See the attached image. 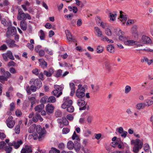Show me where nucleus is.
<instances>
[{
  "instance_id": "20",
  "label": "nucleus",
  "mask_w": 153,
  "mask_h": 153,
  "mask_svg": "<svg viewBox=\"0 0 153 153\" xmlns=\"http://www.w3.org/2000/svg\"><path fill=\"white\" fill-rule=\"evenodd\" d=\"M1 23L4 26L9 27L11 25V22L9 20H7L3 18L1 19Z\"/></svg>"
},
{
  "instance_id": "59",
  "label": "nucleus",
  "mask_w": 153,
  "mask_h": 153,
  "mask_svg": "<svg viewBox=\"0 0 153 153\" xmlns=\"http://www.w3.org/2000/svg\"><path fill=\"white\" fill-rule=\"evenodd\" d=\"M105 32V33L108 36H111V32L110 30L108 28L106 29Z\"/></svg>"
},
{
  "instance_id": "36",
  "label": "nucleus",
  "mask_w": 153,
  "mask_h": 153,
  "mask_svg": "<svg viewBox=\"0 0 153 153\" xmlns=\"http://www.w3.org/2000/svg\"><path fill=\"white\" fill-rule=\"evenodd\" d=\"M4 149L6 152V153H10L12 150V147L8 146H6L4 148Z\"/></svg>"
},
{
  "instance_id": "28",
  "label": "nucleus",
  "mask_w": 153,
  "mask_h": 153,
  "mask_svg": "<svg viewBox=\"0 0 153 153\" xmlns=\"http://www.w3.org/2000/svg\"><path fill=\"white\" fill-rule=\"evenodd\" d=\"M22 143V142L21 140L18 141L17 142L14 141L13 146L15 149H17Z\"/></svg>"
},
{
  "instance_id": "54",
  "label": "nucleus",
  "mask_w": 153,
  "mask_h": 153,
  "mask_svg": "<svg viewBox=\"0 0 153 153\" xmlns=\"http://www.w3.org/2000/svg\"><path fill=\"white\" fill-rule=\"evenodd\" d=\"M65 146L64 143H59L58 146V148L60 149H63L65 148Z\"/></svg>"
},
{
  "instance_id": "31",
  "label": "nucleus",
  "mask_w": 153,
  "mask_h": 153,
  "mask_svg": "<svg viewBox=\"0 0 153 153\" xmlns=\"http://www.w3.org/2000/svg\"><path fill=\"white\" fill-rule=\"evenodd\" d=\"M104 64L106 69L108 71H110L111 69V68L109 62L108 61L105 62L104 63Z\"/></svg>"
},
{
  "instance_id": "12",
  "label": "nucleus",
  "mask_w": 153,
  "mask_h": 153,
  "mask_svg": "<svg viewBox=\"0 0 153 153\" xmlns=\"http://www.w3.org/2000/svg\"><path fill=\"white\" fill-rule=\"evenodd\" d=\"M37 88L36 87L33 85H31L30 87L28 85H27L25 88L26 91L28 95L30 94L31 93V91L33 92H35L36 91Z\"/></svg>"
},
{
  "instance_id": "19",
  "label": "nucleus",
  "mask_w": 153,
  "mask_h": 153,
  "mask_svg": "<svg viewBox=\"0 0 153 153\" xmlns=\"http://www.w3.org/2000/svg\"><path fill=\"white\" fill-rule=\"evenodd\" d=\"M54 72L53 69L51 68L49 69L48 71H44L43 73L44 74L46 75L47 77H50L51 76L52 74H53Z\"/></svg>"
},
{
  "instance_id": "44",
  "label": "nucleus",
  "mask_w": 153,
  "mask_h": 153,
  "mask_svg": "<svg viewBox=\"0 0 153 153\" xmlns=\"http://www.w3.org/2000/svg\"><path fill=\"white\" fill-rule=\"evenodd\" d=\"M55 115L57 117H60L62 115V112L60 111L57 110L55 112Z\"/></svg>"
},
{
  "instance_id": "41",
  "label": "nucleus",
  "mask_w": 153,
  "mask_h": 153,
  "mask_svg": "<svg viewBox=\"0 0 153 153\" xmlns=\"http://www.w3.org/2000/svg\"><path fill=\"white\" fill-rule=\"evenodd\" d=\"M123 12L120 11V18L121 19L120 20L123 22H125L127 20V18L126 17L125 15H124L122 14Z\"/></svg>"
},
{
  "instance_id": "13",
  "label": "nucleus",
  "mask_w": 153,
  "mask_h": 153,
  "mask_svg": "<svg viewBox=\"0 0 153 153\" xmlns=\"http://www.w3.org/2000/svg\"><path fill=\"white\" fill-rule=\"evenodd\" d=\"M54 109V107L52 104H48L45 106L46 112L48 114L52 113Z\"/></svg>"
},
{
  "instance_id": "10",
  "label": "nucleus",
  "mask_w": 153,
  "mask_h": 153,
  "mask_svg": "<svg viewBox=\"0 0 153 153\" xmlns=\"http://www.w3.org/2000/svg\"><path fill=\"white\" fill-rule=\"evenodd\" d=\"M6 123L7 126L10 128H12L15 124V121L13 120V117L11 116H9L6 120Z\"/></svg>"
},
{
  "instance_id": "57",
  "label": "nucleus",
  "mask_w": 153,
  "mask_h": 153,
  "mask_svg": "<svg viewBox=\"0 0 153 153\" xmlns=\"http://www.w3.org/2000/svg\"><path fill=\"white\" fill-rule=\"evenodd\" d=\"M4 74L3 75H4L5 77L8 79V78H9L11 76V74L10 73L7 71H6L5 72Z\"/></svg>"
},
{
  "instance_id": "55",
  "label": "nucleus",
  "mask_w": 153,
  "mask_h": 153,
  "mask_svg": "<svg viewBox=\"0 0 153 153\" xmlns=\"http://www.w3.org/2000/svg\"><path fill=\"white\" fill-rule=\"evenodd\" d=\"M39 71V70L38 69L35 68L32 70V72L33 74L35 75H38Z\"/></svg>"
},
{
  "instance_id": "30",
  "label": "nucleus",
  "mask_w": 153,
  "mask_h": 153,
  "mask_svg": "<svg viewBox=\"0 0 153 153\" xmlns=\"http://www.w3.org/2000/svg\"><path fill=\"white\" fill-rule=\"evenodd\" d=\"M125 41H124V43L125 45H131L135 43L136 42V41L132 40H128L126 41V39L125 37Z\"/></svg>"
},
{
  "instance_id": "38",
  "label": "nucleus",
  "mask_w": 153,
  "mask_h": 153,
  "mask_svg": "<svg viewBox=\"0 0 153 153\" xmlns=\"http://www.w3.org/2000/svg\"><path fill=\"white\" fill-rule=\"evenodd\" d=\"M40 35L39 36L41 40H43L45 38V34L44 31L41 30H40Z\"/></svg>"
},
{
  "instance_id": "1",
  "label": "nucleus",
  "mask_w": 153,
  "mask_h": 153,
  "mask_svg": "<svg viewBox=\"0 0 153 153\" xmlns=\"http://www.w3.org/2000/svg\"><path fill=\"white\" fill-rule=\"evenodd\" d=\"M134 145L132 148L133 151L135 153L138 152L143 146V143L142 141L137 139L134 143Z\"/></svg>"
},
{
  "instance_id": "5",
  "label": "nucleus",
  "mask_w": 153,
  "mask_h": 153,
  "mask_svg": "<svg viewBox=\"0 0 153 153\" xmlns=\"http://www.w3.org/2000/svg\"><path fill=\"white\" fill-rule=\"evenodd\" d=\"M36 129L37 132L39 134V135L38 137L39 140H40L41 138L43 137V134L45 133V128L43 127L42 128L41 126L39 125L37 126Z\"/></svg>"
},
{
  "instance_id": "14",
  "label": "nucleus",
  "mask_w": 153,
  "mask_h": 153,
  "mask_svg": "<svg viewBox=\"0 0 153 153\" xmlns=\"http://www.w3.org/2000/svg\"><path fill=\"white\" fill-rule=\"evenodd\" d=\"M137 28V27L134 25L132 27L131 29V33L132 35L135 39H138V38L139 35Z\"/></svg>"
},
{
  "instance_id": "62",
  "label": "nucleus",
  "mask_w": 153,
  "mask_h": 153,
  "mask_svg": "<svg viewBox=\"0 0 153 153\" xmlns=\"http://www.w3.org/2000/svg\"><path fill=\"white\" fill-rule=\"evenodd\" d=\"M2 55L4 59L6 61H7L8 60V55H7V53H3L2 54Z\"/></svg>"
},
{
  "instance_id": "15",
  "label": "nucleus",
  "mask_w": 153,
  "mask_h": 153,
  "mask_svg": "<svg viewBox=\"0 0 153 153\" xmlns=\"http://www.w3.org/2000/svg\"><path fill=\"white\" fill-rule=\"evenodd\" d=\"M32 152L31 147L30 146L25 145V147L22 149L21 153H31Z\"/></svg>"
},
{
  "instance_id": "49",
  "label": "nucleus",
  "mask_w": 153,
  "mask_h": 153,
  "mask_svg": "<svg viewBox=\"0 0 153 153\" xmlns=\"http://www.w3.org/2000/svg\"><path fill=\"white\" fill-rule=\"evenodd\" d=\"M20 131V124L17 125L15 128V132L16 134H19Z\"/></svg>"
},
{
  "instance_id": "18",
  "label": "nucleus",
  "mask_w": 153,
  "mask_h": 153,
  "mask_svg": "<svg viewBox=\"0 0 153 153\" xmlns=\"http://www.w3.org/2000/svg\"><path fill=\"white\" fill-rule=\"evenodd\" d=\"M117 130L119 133L121 134L122 137L125 138L126 137L128 133L127 131H124L123 128L122 127H120Z\"/></svg>"
},
{
  "instance_id": "29",
  "label": "nucleus",
  "mask_w": 153,
  "mask_h": 153,
  "mask_svg": "<svg viewBox=\"0 0 153 153\" xmlns=\"http://www.w3.org/2000/svg\"><path fill=\"white\" fill-rule=\"evenodd\" d=\"M107 50L111 53H113L114 51V48L112 45H108L107 46Z\"/></svg>"
},
{
  "instance_id": "56",
  "label": "nucleus",
  "mask_w": 153,
  "mask_h": 153,
  "mask_svg": "<svg viewBox=\"0 0 153 153\" xmlns=\"http://www.w3.org/2000/svg\"><path fill=\"white\" fill-rule=\"evenodd\" d=\"M45 51L48 54L52 55L53 54V53L51 50L48 49V48H45Z\"/></svg>"
},
{
  "instance_id": "26",
  "label": "nucleus",
  "mask_w": 153,
  "mask_h": 153,
  "mask_svg": "<svg viewBox=\"0 0 153 153\" xmlns=\"http://www.w3.org/2000/svg\"><path fill=\"white\" fill-rule=\"evenodd\" d=\"M74 147V144L71 141H69L68 142L67 147L69 149L71 150L73 149Z\"/></svg>"
},
{
  "instance_id": "7",
  "label": "nucleus",
  "mask_w": 153,
  "mask_h": 153,
  "mask_svg": "<svg viewBox=\"0 0 153 153\" xmlns=\"http://www.w3.org/2000/svg\"><path fill=\"white\" fill-rule=\"evenodd\" d=\"M114 33L115 34L119 36V39L121 41H125V37L124 36V33L121 29L117 28L114 29Z\"/></svg>"
},
{
  "instance_id": "33",
  "label": "nucleus",
  "mask_w": 153,
  "mask_h": 153,
  "mask_svg": "<svg viewBox=\"0 0 153 153\" xmlns=\"http://www.w3.org/2000/svg\"><path fill=\"white\" fill-rule=\"evenodd\" d=\"M62 70L61 69L58 70L57 71L55 72L54 76L56 77H58L61 76H62Z\"/></svg>"
},
{
  "instance_id": "63",
  "label": "nucleus",
  "mask_w": 153,
  "mask_h": 153,
  "mask_svg": "<svg viewBox=\"0 0 153 153\" xmlns=\"http://www.w3.org/2000/svg\"><path fill=\"white\" fill-rule=\"evenodd\" d=\"M100 37H101V41H107L108 38L107 37L102 35V36Z\"/></svg>"
},
{
  "instance_id": "2",
  "label": "nucleus",
  "mask_w": 153,
  "mask_h": 153,
  "mask_svg": "<svg viewBox=\"0 0 153 153\" xmlns=\"http://www.w3.org/2000/svg\"><path fill=\"white\" fill-rule=\"evenodd\" d=\"M18 11L17 18L18 20H23L25 21L27 19L29 20L31 19V17L29 14L24 13L21 9H19Z\"/></svg>"
},
{
  "instance_id": "48",
  "label": "nucleus",
  "mask_w": 153,
  "mask_h": 153,
  "mask_svg": "<svg viewBox=\"0 0 153 153\" xmlns=\"http://www.w3.org/2000/svg\"><path fill=\"white\" fill-rule=\"evenodd\" d=\"M93 119V117L91 116H87V120L88 124H90Z\"/></svg>"
},
{
  "instance_id": "61",
  "label": "nucleus",
  "mask_w": 153,
  "mask_h": 153,
  "mask_svg": "<svg viewBox=\"0 0 153 153\" xmlns=\"http://www.w3.org/2000/svg\"><path fill=\"white\" fill-rule=\"evenodd\" d=\"M7 48V45H6L3 44L0 46V50L3 51L6 50Z\"/></svg>"
},
{
  "instance_id": "32",
  "label": "nucleus",
  "mask_w": 153,
  "mask_h": 153,
  "mask_svg": "<svg viewBox=\"0 0 153 153\" xmlns=\"http://www.w3.org/2000/svg\"><path fill=\"white\" fill-rule=\"evenodd\" d=\"M94 29L97 33V35L98 37H100L102 36V32L99 27H94Z\"/></svg>"
},
{
  "instance_id": "50",
  "label": "nucleus",
  "mask_w": 153,
  "mask_h": 153,
  "mask_svg": "<svg viewBox=\"0 0 153 153\" xmlns=\"http://www.w3.org/2000/svg\"><path fill=\"white\" fill-rule=\"evenodd\" d=\"M131 87L128 85L126 86L125 88V93L126 94L128 93L131 90Z\"/></svg>"
},
{
  "instance_id": "39",
  "label": "nucleus",
  "mask_w": 153,
  "mask_h": 153,
  "mask_svg": "<svg viewBox=\"0 0 153 153\" xmlns=\"http://www.w3.org/2000/svg\"><path fill=\"white\" fill-rule=\"evenodd\" d=\"M76 143L75 142V144L74 148L76 151L78 152L80 149V145L79 143L77 142V141H76Z\"/></svg>"
},
{
  "instance_id": "23",
  "label": "nucleus",
  "mask_w": 153,
  "mask_h": 153,
  "mask_svg": "<svg viewBox=\"0 0 153 153\" xmlns=\"http://www.w3.org/2000/svg\"><path fill=\"white\" fill-rule=\"evenodd\" d=\"M20 26L21 28L23 30H25L27 29V23L25 20L22 21L20 22Z\"/></svg>"
},
{
  "instance_id": "17",
  "label": "nucleus",
  "mask_w": 153,
  "mask_h": 153,
  "mask_svg": "<svg viewBox=\"0 0 153 153\" xmlns=\"http://www.w3.org/2000/svg\"><path fill=\"white\" fill-rule=\"evenodd\" d=\"M140 42L143 44H148L151 43V40L150 39L146 36H143L142 37L140 41Z\"/></svg>"
},
{
  "instance_id": "9",
  "label": "nucleus",
  "mask_w": 153,
  "mask_h": 153,
  "mask_svg": "<svg viewBox=\"0 0 153 153\" xmlns=\"http://www.w3.org/2000/svg\"><path fill=\"white\" fill-rule=\"evenodd\" d=\"M7 29L8 30L7 32V36L8 37L15 35L16 32V28L12 26L11 25L8 27Z\"/></svg>"
},
{
  "instance_id": "21",
  "label": "nucleus",
  "mask_w": 153,
  "mask_h": 153,
  "mask_svg": "<svg viewBox=\"0 0 153 153\" xmlns=\"http://www.w3.org/2000/svg\"><path fill=\"white\" fill-rule=\"evenodd\" d=\"M146 103L145 102H141L136 104V108L137 110H140L146 107Z\"/></svg>"
},
{
  "instance_id": "8",
  "label": "nucleus",
  "mask_w": 153,
  "mask_h": 153,
  "mask_svg": "<svg viewBox=\"0 0 153 153\" xmlns=\"http://www.w3.org/2000/svg\"><path fill=\"white\" fill-rule=\"evenodd\" d=\"M77 104L79 107H81L79 108V110H85L86 109V104L83 98H79L77 100Z\"/></svg>"
},
{
  "instance_id": "46",
  "label": "nucleus",
  "mask_w": 153,
  "mask_h": 153,
  "mask_svg": "<svg viewBox=\"0 0 153 153\" xmlns=\"http://www.w3.org/2000/svg\"><path fill=\"white\" fill-rule=\"evenodd\" d=\"M7 79L4 75L0 76V81L2 83H4L5 81H7Z\"/></svg>"
},
{
  "instance_id": "45",
  "label": "nucleus",
  "mask_w": 153,
  "mask_h": 153,
  "mask_svg": "<svg viewBox=\"0 0 153 153\" xmlns=\"http://www.w3.org/2000/svg\"><path fill=\"white\" fill-rule=\"evenodd\" d=\"M146 107H149L151 105L153 104V101L151 100H148L146 102Z\"/></svg>"
},
{
  "instance_id": "35",
  "label": "nucleus",
  "mask_w": 153,
  "mask_h": 153,
  "mask_svg": "<svg viewBox=\"0 0 153 153\" xmlns=\"http://www.w3.org/2000/svg\"><path fill=\"white\" fill-rule=\"evenodd\" d=\"M117 16V14L115 13L114 14L111 13H109V18L110 20L114 21L115 19V18Z\"/></svg>"
},
{
  "instance_id": "43",
  "label": "nucleus",
  "mask_w": 153,
  "mask_h": 153,
  "mask_svg": "<svg viewBox=\"0 0 153 153\" xmlns=\"http://www.w3.org/2000/svg\"><path fill=\"white\" fill-rule=\"evenodd\" d=\"M60 151L55 148H52L49 151V153H60Z\"/></svg>"
},
{
  "instance_id": "11",
  "label": "nucleus",
  "mask_w": 153,
  "mask_h": 153,
  "mask_svg": "<svg viewBox=\"0 0 153 153\" xmlns=\"http://www.w3.org/2000/svg\"><path fill=\"white\" fill-rule=\"evenodd\" d=\"M85 88L77 89L76 92V96L79 98H82L85 96Z\"/></svg>"
},
{
  "instance_id": "37",
  "label": "nucleus",
  "mask_w": 153,
  "mask_h": 153,
  "mask_svg": "<svg viewBox=\"0 0 153 153\" xmlns=\"http://www.w3.org/2000/svg\"><path fill=\"white\" fill-rule=\"evenodd\" d=\"M104 50V48L100 45L98 46L97 48V52L98 53H102Z\"/></svg>"
},
{
  "instance_id": "51",
  "label": "nucleus",
  "mask_w": 153,
  "mask_h": 153,
  "mask_svg": "<svg viewBox=\"0 0 153 153\" xmlns=\"http://www.w3.org/2000/svg\"><path fill=\"white\" fill-rule=\"evenodd\" d=\"M57 121L60 124V127L61 128H62L63 127L62 117V118L58 119Z\"/></svg>"
},
{
  "instance_id": "4",
  "label": "nucleus",
  "mask_w": 153,
  "mask_h": 153,
  "mask_svg": "<svg viewBox=\"0 0 153 153\" xmlns=\"http://www.w3.org/2000/svg\"><path fill=\"white\" fill-rule=\"evenodd\" d=\"M72 104V101L70 100L69 97H65L63 98V103L61 107L63 109H65Z\"/></svg>"
},
{
  "instance_id": "60",
  "label": "nucleus",
  "mask_w": 153,
  "mask_h": 153,
  "mask_svg": "<svg viewBox=\"0 0 153 153\" xmlns=\"http://www.w3.org/2000/svg\"><path fill=\"white\" fill-rule=\"evenodd\" d=\"M70 131V129L68 128H64L62 129V132L63 134H67Z\"/></svg>"
},
{
  "instance_id": "22",
  "label": "nucleus",
  "mask_w": 153,
  "mask_h": 153,
  "mask_svg": "<svg viewBox=\"0 0 153 153\" xmlns=\"http://www.w3.org/2000/svg\"><path fill=\"white\" fill-rule=\"evenodd\" d=\"M39 61L40 62V66L43 68H46L48 64L44 59H39Z\"/></svg>"
},
{
  "instance_id": "40",
  "label": "nucleus",
  "mask_w": 153,
  "mask_h": 153,
  "mask_svg": "<svg viewBox=\"0 0 153 153\" xmlns=\"http://www.w3.org/2000/svg\"><path fill=\"white\" fill-rule=\"evenodd\" d=\"M48 100V97L45 96L42 97L40 100L41 104H44L46 103L47 100Z\"/></svg>"
},
{
  "instance_id": "34",
  "label": "nucleus",
  "mask_w": 153,
  "mask_h": 153,
  "mask_svg": "<svg viewBox=\"0 0 153 153\" xmlns=\"http://www.w3.org/2000/svg\"><path fill=\"white\" fill-rule=\"evenodd\" d=\"M56 101V99L55 97L51 96L48 98V102L51 103H54Z\"/></svg>"
},
{
  "instance_id": "42",
  "label": "nucleus",
  "mask_w": 153,
  "mask_h": 153,
  "mask_svg": "<svg viewBox=\"0 0 153 153\" xmlns=\"http://www.w3.org/2000/svg\"><path fill=\"white\" fill-rule=\"evenodd\" d=\"M67 111L70 112L72 113L74 111V107L71 105H70L68 107L66 108Z\"/></svg>"
},
{
  "instance_id": "64",
  "label": "nucleus",
  "mask_w": 153,
  "mask_h": 153,
  "mask_svg": "<svg viewBox=\"0 0 153 153\" xmlns=\"http://www.w3.org/2000/svg\"><path fill=\"white\" fill-rule=\"evenodd\" d=\"M27 46L31 51L33 50V45L32 44H30V43H28L27 44Z\"/></svg>"
},
{
  "instance_id": "25",
  "label": "nucleus",
  "mask_w": 153,
  "mask_h": 153,
  "mask_svg": "<svg viewBox=\"0 0 153 153\" xmlns=\"http://www.w3.org/2000/svg\"><path fill=\"white\" fill-rule=\"evenodd\" d=\"M44 108V104H41L39 105L35 108L34 109L35 111L38 112H39L41 111L42 109Z\"/></svg>"
},
{
  "instance_id": "53",
  "label": "nucleus",
  "mask_w": 153,
  "mask_h": 153,
  "mask_svg": "<svg viewBox=\"0 0 153 153\" xmlns=\"http://www.w3.org/2000/svg\"><path fill=\"white\" fill-rule=\"evenodd\" d=\"M63 122L62 125H68V122L65 117H62Z\"/></svg>"
},
{
  "instance_id": "58",
  "label": "nucleus",
  "mask_w": 153,
  "mask_h": 153,
  "mask_svg": "<svg viewBox=\"0 0 153 153\" xmlns=\"http://www.w3.org/2000/svg\"><path fill=\"white\" fill-rule=\"evenodd\" d=\"M145 146L144 148V151L146 152H148L149 149V146L148 144H145Z\"/></svg>"
},
{
  "instance_id": "16",
  "label": "nucleus",
  "mask_w": 153,
  "mask_h": 153,
  "mask_svg": "<svg viewBox=\"0 0 153 153\" xmlns=\"http://www.w3.org/2000/svg\"><path fill=\"white\" fill-rule=\"evenodd\" d=\"M6 43L8 45L9 47L10 48L15 47L18 48L19 47L18 45L15 44V42L14 41L10 39L6 40Z\"/></svg>"
},
{
  "instance_id": "27",
  "label": "nucleus",
  "mask_w": 153,
  "mask_h": 153,
  "mask_svg": "<svg viewBox=\"0 0 153 153\" xmlns=\"http://www.w3.org/2000/svg\"><path fill=\"white\" fill-rule=\"evenodd\" d=\"M36 95L33 94L30 96H29L28 97V100L31 102V103H35L36 101L35 98Z\"/></svg>"
},
{
  "instance_id": "52",
  "label": "nucleus",
  "mask_w": 153,
  "mask_h": 153,
  "mask_svg": "<svg viewBox=\"0 0 153 153\" xmlns=\"http://www.w3.org/2000/svg\"><path fill=\"white\" fill-rule=\"evenodd\" d=\"M72 139L73 140H78L79 139V137L76 134L75 131L74 132L72 136Z\"/></svg>"
},
{
  "instance_id": "3",
  "label": "nucleus",
  "mask_w": 153,
  "mask_h": 153,
  "mask_svg": "<svg viewBox=\"0 0 153 153\" xmlns=\"http://www.w3.org/2000/svg\"><path fill=\"white\" fill-rule=\"evenodd\" d=\"M54 88L55 89L53 91V94L57 97H59L62 94V91L63 88L62 86L56 85H54Z\"/></svg>"
},
{
  "instance_id": "47",
  "label": "nucleus",
  "mask_w": 153,
  "mask_h": 153,
  "mask_svg": "<svg viewBox=\"0 0 153 153\" xmlns=\"http://www.w3.org/2000/svg\"><path fill=\"white\" fill-rule=\"evenodd\" d=\"M7 54L8 55V57L10 58V59L13 60L14 59V58L12 54V53L11 51H9L7 52Z\"/></svg>"
},
{
  "instance_id": "6",
  "label": "nucleus",
  "mask_w": 153,
  "mask_h": 153,
  "mask_svg": "<svg viewBox=\"0 0 153 153\" xmlns=\"http://www.w3.org/2000/svg\"><path fill=\"white\" fill-rule=\"evenodd\" d=\"M30 84L34 85L36 87L37 89H39L42 86V82L40 79H31L30 81Z\"/></svg>"
},
{
  "instance_id": "24",
  "label": "nucleus",
  "mask_w": 153,
  "mask_h": 153,
  "mask_svg": "<svg viewBox=\"0 0 153 153\" xmlns=\"http://www.w3.org/2000/svg\"><path fill=\"white\" fill-rule=\"evenodd\" d=\"M141 62L142 63L146 62H147L148 65H150L152 62H153V59L150 60H149L147 58L144 57L141 59Z\"/></svg>"
}]
</instances>
